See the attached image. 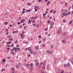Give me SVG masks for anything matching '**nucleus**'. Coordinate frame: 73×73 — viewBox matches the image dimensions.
<instances>
[{
	"label": "nucleus",
	"mask_w": 73,
	"mask_h": 73,
	"mask_svg": "<svg viewBox=\"0 0 73 73\" xmlns=\"http://www.w3.org/2000/svg\"><path fill=\"white\" fill-rule=\"evenodd\" d=\"M39 8V7H37V6H35L34 7V9H35V12H36L37 11V9H38Z\"/></svg>",
	"instance_id": "obj_1"
},
{
	"label": "nucleus",
	"mask_w": 73,
	"mask_h": 73,
	"mask_svg": "<svg viewBox=\"0 0 73 73\" xmlns=\"http://www.w3.org/2000/svg\"><path fill=\"white\" fill-rule=\"evenodd\" d=\"M67 35V33L66 32H65L63 33L62 34V35L63 36H64V37H65L66 36V35Z\"/></svg>",
	"instance_id": "obj_2"
},
{
	"label": "nucleus",
	"mask_w": 73,
	"mask_h": 73,
	"mask_svg": "<svg viewBox=\"0 0 73 73\" xmlns=\"http://www.w3.org/2000/svg\"><path fill=\"white\" fill-rule=\"evenodd\" d=\"M61 32V29H59L57 31V33L58 34H60Z\"/></svg>",
	"instance_id": "obj_3"
},
{
	"label": "nucleus",
	"mask_w": 73,
	"mask_h": 73,
	"mask_svg": "<svg viewBox=\"0 0 73 73\" xmlns=\"http://www.w3.org/2000/svg\"><path fill=\"white\" fill-rule=\"evenodd\" d=\"M25 21V20L23 19H22V20L20 21V23H23L24 21Z\"/></svg>",
	"instance_id": "obj_4"
},
{
	"label": "nucleus",
	"mask_w": 73,
	"mask_h": 73,
	"mask_svg": "<svg viewBox=\"0 0 73 73\" xmlns=\"http://www.w3.org/2000/svg\"><path fill=\"white\" fill-rule=\"evenodd\" d=\"M29 52H31L30 53V54H32V53H33V51L32 50V49H30L29 50Z\"/></svg>",
	"instance_id": "obj_5"
},
{
	"label": "nucleus",
	"mask_w": 73,
	"mask_h": 73,
	"mask_svg": "<svg viewBox=\"0 0 73 73\" xmlns=\"http://www.w3.org/2000/svg\"><path fill=\"white\" fill-rule=\"evenodd\" d=\"M47 53H48L49 54H51V53H52V52H51V51H50V50H47Z\"/></svg>",
	"instance_id": "obj_6"
},
{
	"label": "nucleus",
	"mask_w": 73,
	"mask_h": 73,
	"mask_svg": "<svg viewBox=\"0 0 73 73\" xmlns=\"http://www.w3.org/2000/svg\"><path fill=\"white\" fill-rule=\"evenodd\" d=\"M19 32V31L18 30H16V31H13V33L14 34V33H18V32Z\"/></svg>",
	"instance_id": "obj_7"
},
{
	"label": "nucleus",
	"mask_w": 73,
	"mask_h": 73,
	"mask_svg": "<svg viewBox=\"0 0 73 73\" xmlns=\"http://www.w3.org/2000/svg\"><path fill=\"white\" fill-rule=\"evenodd\" d=\"M73 23V20L70 21L69 23V24L70 25V24H72Z\"/></svg>",
	"instance_id": "obj_8"
},
{
	"label": "nucleus",
	"mask_w": 73,
	"mask_h": 73,
	"mask_svg": "<svg viewBox=\"0 0 73 73\" xmlns=\"http://www.w3.org/2000/svg\"><path fill=\"white\" fill-rule=\"evenodd\" d=\"M21 38H24V37L25 36L24 35L21 34Z\"/></svg>",
	"instance_id": "obj_9"
},
{
	"label": "nucleus",
	"mask_w": 73,
	"mask_h": 73,
	"mask_svg": "<svg viewBox=\"0 0 73 73\" xmlns=\"http://www.w3.org/2000/svg\"><path fill=\"white\" fill-rule=\"evenodd\" d=\"M30 49H31V47H29L27 48H26L25 50H30Z\"/></svg>",
	"instance_id": "obj_10"
},
{
	"label": "nucleus",
	"mask_w": 73,
	"mask_h": 73,
	"mask_svg": "<svg viewBox=\"0 0 73 73\" xmlns=\"http://www.w3.org/2000/svg\"><path fill=\"white\" fill-rule=\"evenodd\" d=\"M6 59H3L2 60V62H5V60Z\"/></svg>",
	"instance_id": "obj_11"
},
{
	"label": "nucleus",
	"mask_w": 73,
	"mask_h": 73,
	"mask_svg": "<svg viewBox=\"0 0 73 73\" xmlns=\"http://www.w3.org/2000/svg\"><path fill=\"white\" fill-rule=\"evenodd\" d=\"M65 15V12H64L61 15V17H62L64 16Z\"/></svg>",
	"instance_id": "obj_12"
},
{
	"label": "nucleus",
	"mask_w": 73,
	"mask_h": 73,
	"mask_svg": "<svg viewBox=\"0 0 73 73\" xmlns=\"http://www.w3.org/2000/svg\"><path fill=\"white\" fill-rule=\"evenodd\" d=\"M31 21V20L30 19L28 21V24H31V21Z\"/></svg>",
	"instance_id": "obj_13"
},
{
	"label": "nucleus",
	"mask_w": 73,
	"mask_h": 73,
	"mask_svg": "<svg viewBox=\"0 0 73 73\" xmlns=\"http://www.w3.org/2000/svg\"><path fill=\"white\" fill-rule=\"evenodd\" d=\"M62 42H63V43H65V40H62Z\"/></svg>",
	"instance_id": "obj_14"
},
{
	"label": "nucleus",
	"mask_w": 73,
	"mask_h": 73,
	"mask_svg": "<svg viewBox=\"0 0 73 73\" xmlns=\"http://www.w3.org/2000/svg\"><path fill=\"white\" fill-rule=\"evenodd\" d=\"M33 63H31L30 65V66H31V67H32L33 66Z\"/></svg>",
	"instance_id": "obj_15"
},
{
	"label": "nucleus",
	"mask_w": 73,
	"mask_h": 73,
	"mask_svg": "<svg viewBox=\"0 0 73 73\" xmlns=\"http://www.w3.org/2000/svg\"><path fill=\"white\" fill-rule=\"evenodd\" d=\"M66 65H67V66H68V67L70 66V64H67Z\"/></svg>",
	"instance_id": "obj_16"
},
{
	"label": "nucleus",
	"mask_w": 73,
	"mask_h": 73,
	"mask_svg": "<svg viewBox=\"0 0 73 73\" xmlns=\"http://www.w3.org/2000/svg\"><path fill=\"white\" fill-rule=\"evenodd\" d=\"M53 24H54V23H53V22H51L50 24V25L51 26L53 25Z\"/></svg>",
	"instance_id": "obj_17"
},
{
	"label": "nucleus",
	"mask_w": 73,
	"mask_h": 73,
	"mask_svg": "<svg viewBox=\"0 0 73 73\" xmlns=\"http://www.w3.org/2000/svg\"><path fill=\"white\" fill-rule=\"evenodd\" d=\"M10 43H11V41H9L7 42V44H10Z\"/></svg>",
	"instance_id": "obj_18"
},
{
	"label": "nucleus",
	"mask_w": 73,
	"mask_h": 73,
	"mask_svg": "<svg viewBox=\"0 0 73 73\" xmlns=\"http://www.w3.org/2000/svg\"><path fill=\"white\" fill-rule=\"evenodd\" d=\"M7 24H8V22H6L4 23V24L5 25H7Z\"/></svg>",
	"instance_id": "obj_19"
},
{
	"label": "nucleus",
	"mask_w": 73,
	"mask_h": 73,
	"mask_svg": "<svg viewBox=\"0 0 73 73\" xmlns=\"http://www.w3.org/2000/svg\"><path fill=\"white\" fill-rule=\"evenodd\" d=\"M53 11V13H55L56 12V10H54V11Z\"/></svg>",
	"instance_id": "obj_20"
},
{
	"label": "nucleus",
	"mask_w": 73,
	"mask_h": 73,
	"mask_svg": "<svg viewBox=\"0 0 73 73\" xmlns=\"http://www.w3.org/2000/svg\"><path fill=\"white\" fill-rule=\"evenodd\" d=\"M50 4V2H48L46 4V5H49Z\"/></svg>",
	"instance_id": "obj_21"
},
{
	"label": "nucleus",
	"mask_w": 73,
	"mask_h": 73,
	"mask_svg": "<svg viewBox=\"0 0 73 73\" xmlns=\"http://www.w3.org/2000/svg\"><path fill=\"white\" fill-rule=\"evenodd\" d=\"M27 27L25 26L24 27V30H26V29H27Z\"/></svg>",
	"instance_id": "obj_22"
},
{
	"label": "nucleus",
	"mask_w": 73,
	"mask_h": 73,
	"mask_svg": "<svg viewBox=\"0 0 73 73\" xmlns=\"http://www.w3.org/2000/svg\"><path fill=\"white\" fill-rule=\"evenodd\" d=\"M64 16H68V13H65Z\"/></svg>",
	"instance_id": "obj_23"
},
{
	"label": "nucleus",
	"mask_w": 73,
	"mask_h": 73,
	"mask_svg": "<svg viewBox=\"0 0 73 73\" xmlns=\"http://www.w3.org/2000/svg\"><path fill=\"white\" fill-rule=\"evenodd\" d=\"M35 65L36 66H38V62H37L35 64Z\"/></svg>",
	"instance_id": "obj_24"
},
{
	"label": "nucleus",
	"mask_w": 73,
	"mask_h": 73,
	"mask_svg": "<svg viewBox=\"0 0 73 73\" xmlns=\"http://www.w3.org/2000/svg\"><path fill=\"white\" fill-rule=\"evenodd\" d=\"M29 66V63H27L26 64V66L27 67H28Z\"/></svg>",
	"instance_id": "obj_25"
},
{
	"label": "nucleus",
	"mask_w": 73,
	"mask_h": 73,
	"mask_svg": "<svg viewBox=\"0 0 73 73\" xmlns=\"http://www.w3.org/2000/svg\"><path fill=\"white\" fill-rule=\"evenodd\" d=\"M17 42H18V40H17L16 41H15V44H17Z\"/></svg>",
	"instance_id": "obj_26"
},
{
	"label": "nucleus",
	"mask_w": 73,
	"mask_h": 73,
	"mask_svg": "<svg viewBox=\"0 0 73 73\" xmlns=\"http://www.w3.org/2000/svg\"><path fill=\"white\" fill-rule=\"evenodd\" d=\"M11 70H15V68L13 67H12L11 68Z\"/></svg>",
	"instance_id": "obj_27"
},
{
	"label": "nucleus",
	"mask_w": 73,
	"mask_h": 73,
	"mask_svg": "<svg viewBox=\"0 0 73 73\" xmlns=\"http://www.w3.org/2000/svg\"><path fill=\"white\" fill-rule=\"evenodd\" d=\"M31 19H32V20H35V18L34 17H31Z\"/></svg>",
	"instance_id": "obj_28"
},
{
	"label": "nucleus",
	"mask_w": 73,
	"mask_h": 73,
	"mask_svg": "<svg viewBox=\"0 0 73 73\" xmlns=\"http://www.w3.org/2000/svg\"><path fill=\"white\" fill-rule=\"evenodd\" d=\"M38 38H41V36L40 35H39L38 36Z\"/></svg>",
	"instance_id": "obj_29"
},
{
	"label": "nucleus",
	"mask_w": 73,
	"mask_h": 73,
	"mask_svg": "<svg viewBox=\"0 0 73 73\" xmlns=\"http://www.w3.org/2000/svg\"><path fill=\"white\" fill-rule=\"evenodd\" d=\"M63 23H66V20L64 19L63 21Z\"/></svg>",
	"instance_id": "obj_30"
},
{
	"label": "nucleus",
	"mask_w": 73,
	"mask_h": 73,
	"mask_svg": "<svg viewBox=\"0 0 73 73\" xmlns=\"http://www.w3.org/2000/svg\"><path fill=\"white\" fill-rule=\"evenodd\" d=\"M6 46H7V47H11V46L8 44H7L6 45Z\"/></svg>",
	"instance_id": "obj_31"
},
{
	"label": "nucleus",
	"mask_w": 73,
	"mask_h": 73,
	"mask_svg": "<svg viewBox=\"0 0 73 73\" xmlns=\"http://www.w3.org/2000/svg\"><path fill=\"white\" fill-rule=\"evenodd\" d=\"M36 27L37 28H38L39 27V24H37Z\"/></svg>",
	"instance_id": "obj_32"
},
{
	"label": "nucleus",
	"mask_w": 73,
	"mask_h": 73,
	"mask_svg": "<svg viewBox=\"0 0 73 73\" xmlns=\"http://www.w3.org/2000/svg\"><path fill=\"white\" fill-rule=\"evenodd\" d=\"M12 40H13V38H12L9 39V40L10 41H12Z\"/></svg>",
	"instance_id": "obj_33"
},
{
	"label": "nucleus",
	"mask_w": 73,
	"mask_h": 73,
	"mask_svg": "<svg viewBox=\"0 0 73 73\" xmlns=\"http://www.w3.org/2000/svg\"><path fill=\"white\" fill-rule=\"evenodd\" d=\"M67 64H64V67H66V66H67Z\"/></svg>",
	"instance_id": "obj_34"
},
{
	"label": "nucleus",
	"mask_w": 73,
	"mask_h": 73,
	"mask_svg": "<svg viewBox=\"0 0 73 73\" xmlns=\"http://www.w3.org/2000/svg\"><path fill=\"white\" fill-rule=\"evenodd\" d=\"M24 33H25V31H22V33L21 35H24Z\"/></svg>",
	"instance_id": "obj_35"
},
{
	"label": "nucleus",
	"mask_w": 73,
	"mask_h": 73,
	"mask_svg": "<svg viewBox=\"0 0 73 73\" xmlns=\"http://www.w3.org/2000/svg\"><path fill=\"white\" fill-rule=\"evenodd\" d=\"M38 48H39V47H38V46H36L35 47V48L36 49H38Z\"/></svg>",
	"instance_id": "obj_36"
},
{
	"label": "nucleus",
	"mask_w": 73,
	"mask_h": 73,
	"mask_svg": "<svg viewBox=\"0 0 73 73\" xmlns=\"http://www.w3.org/2000/svg\"><path fill=\"white\" fill-rule=\"evenodd\" d=\"M19 65H17L16 66V68H18V67H19Z\"/></svg>",
	"instance_id": "obj_37"
},
{
	"label": "nucleus",
	"mask_w": 73,
	"mask_h": 73,
	"mask_svg": "<svg viewBox=\"0 0 73 73\" xmlns=\"http://www.w3.org/2000/svg\"><path fill=\"white\" fill-rule=\"evenodd\" d=\"M46 40V38H45L43 39V41H45Z\"/></svg>",
	"instance_id": "obj_38"
},
{
	"label": "nucleus",
	"mask_w": 73,
	"mask_h": 73,
	"mask_svg": "<svg viewBox=\"0 0 73 73\" xmlns=\"http://www.w3.org/2000/svg\"><path fill=\"white\" fill-rule=\"evenodd\" d=\"M58 59H56V60H55V62H58Z\"/></svg>",
	"instance_id": "obj_39"
},
{
	"label": "nucleus",
	"mask_w": 73,
	"mask_h": 73,
	"mask_svg": "<svg viewBox=\"0 0 73 73\" xmlns=\"http://www.w3.org/2000/svg\"><path fill=\"white\" fill-rule=\"evenodd\" d=\"M50 21L49 20H48V24H49V23H50Z\"/></svg>",
	"instance_id": "obj_40"
},
{
	"label": "nucleus",
	"mask_w": 73,
	"mask_h": 73,
	"mask_svg": "<svg viewBox=\"0 0 73 73\" xmlns=\"http://www.w3.org/2000/svg\"><path fill=\"white\" fill-rule=\"evenodd\" d=\"M39 68H42V66L39 65Z\"/></svg>",
	"instance_id": "obj_41"
},
{
	"label": "nucleus",
	"mask_w": 73,
	"mask_h": 73,
	"mask_svg": "<svg viewBox=\"0 0 73 73\" xmlns=\"http://www.w3.org/2000/svg\"><path fill=\"white\" fill-rule=\"evenodd\" d=\"M10 53H11L13 54H15V53H14V52H11Z\"/></svg>",
	"instance_id": "obj_42"
},
{
	"label": "nucleus",
	"mask_w": 73,
	"mask_h": 73,
	"mask_svg": "<svg viewBox=\"0 0 73 73\" xmlns=\"http://www.w3.org/2000/svg\"><path fill=\"white\" fill-rule=\"evenodd\" d=\"M64 72V70H62L61 72L60 73H63Z\"/></svg>",
	"instance_id": "obj_43"
},
{
	"label": "nucleus",
	"mask_w": 73,
	"mask_h": 73,
	"mask_svg": "<svg viewBox=\"0 0 73 73\" xmlns=\"http://www.w3.org/2000/svg\"><path fill=\"white\" fill-rule=\"evenodd\" d=\"M33 27H35L36 26V24H33Z\"/></svg>",
	"instance_id": "obj_44"
},
{
	"label": "nucleus",
	"mask_w": 73,
	"mask_h": 73,
	"mask_svg": "<svg viewBox=\"0 0 73 73\" xmlns=\"http://www.w3.org/2000/svg\"><path fill=\"white\" fill-rule=\"evenodd\" d=\"M20 50V48H17V50L19 51Z\"/></svg>",
	"instance_id": "obj_45"
},
{
	"label": "nucleus",
	"mask_w": 73,
	"mask_h": 73,
	"mask_svg": "<svg viewBox=\"0 0 73 73\" xmlns=\"http://www.w3.org/2000/svg\"><path fill=\"white\" fill-rule=\"evenodd\" d=\"M4 70H5V69H2L1 70V72H3Z\"/></svg>",
	"instance_id": "obj_46"
},
{
	"label": "nucleus",
	"mask_w": 73,
	"mask_h": 73,
	"mask_svg": "<svg viewBox=\"0 0 73 73\" xmlns=\"http://www.w3.org/2000/svg\"><path fill=\"white\" fill-rule=\"evenodd\" d=\"M70 11L68 12V15H70Z\"/></svg>",
	"instance_id": "obj_47"
},
{
	"label": "nucleus",
	"mask_w": 73,
	"mask_h": 73,
	"mask_svg": "<svg viewBox=\"0 0 73 73\" xmlns=\"http://www.w3.org/2000/svg\"><path fill=\"white\" fill-rule=\"evenodd\" d=\"M43 19H46V17H45V16H44L43 17Z\"/></svg>",
	"instance_id": "obj_48"
},
{
	"label": "nucleus",
	"mask_w": 73,
	"mask_h": 73,
	"mask_svg": "<svg viewBox=\"0 0 73 73\" xmlns=\"http://www.w3.org/2000/svg\"><path fill=\"white\" fill-rule=\"evenodd\" d=\"M11 35H9V36H8L7 37H8V38H11Z\"/></svg>",
	"instance_id": "obj_49"
},
{
	"label": "nucleus",
	"mask_w": 73,
	"mask_h": 73,
	"mask_svg": "<svg viewBox=\"0 0 73 73\" xmlns=\"http://www.w3.org/2000/svg\"><path fill=\"white\" fill-rule=\"evenodd\" d=\"M11 57L10 56H9L8 58H8V59H11Z\"/></svg>",
	"instance_id": "obj_50"
},
{
	"label": "nucleus",
	"mask_w": 73,
	"mask_h": 73,
	"mask_svg": "<svg viewBox=\"0 0 73 73\" xmlns=\"http://www.w3.org/2000/svg\"><path fill=\"white\" fill-rule=\"evenodd\" d=\"M42 64H43V62H41L40 64L41 65H42Z\"/></svg>",
	"instance_id": "obj_51"
},
{
	"label": "nucleus",
	"mask_w": 73,
	"mask_h": 73,
	"mask_svg": "<svg viewBox=\"0 0 73 73\" xmlns=\"http://www.w3.org/2000/svg\"><path fill=\"white\" fill-rule=\"evenodd\" d=\"M65 6V7H67V2H66Z\"/></svg>",
	"instance_id": "obj_52"
},
{
	"label": "nucleus",
	"mask_w": 73,
	"mask_h": 73,
	"mask_svg": "<svg viewBox=\"0 0 73 73\" xmlns=\"http://www.w3.org/2000/svg\"><path fill=\"white\" fill-rule=\"evenodd\" d=\"M38 17H37V16H36L35 17H34V19H37Z\"/></svg>",
	"instance_id": "obj_53"
},
{
	"label": "nucleus",
	"mask_w": 73,
	"mask_h": 73,
	"mask_svg": "<svg viewBox=\"0 0 73 73\" xmlns=\"http://www.w3.org/2000/svg\"><path fill=\"white\" fill-rule=\"evenodd\" d=\"M72 60H71H71H70V62H71V63L72 64V62H73V61H72Z\"/></svg>",
	"instance_id": "obj_54"
},
{
	"label": "nucleus",
	"mask_w": 73,
	"mask_h": 73,
	"mask_svg": "<svg viewBox=\"0 0 73 73\" xmlns=\"http://www.w3.org/2000/svg\"><path fill=\"white\" fill-rule=\"evenodd\" d=\"M43 15L44 16H46V14H45V13H43Z\"/></svg>",
	"instance_id": "obj_55"
},
{
	"label": "nucleus",
	"mask_w": 73,
	"mask_h": 73,
	"mask_svg": "<svg viewBox=\"0 0 73 73\" xmlns=\"http://www.w3.org/2000/svg\"><path fill=\"white\" fill-rule=\"evenodd\" d=\"M48 28H46L44 29L45 31H46L48 30Z\"/></svg>",
	"instance_id": "obj_56"
},
{
	"label": "nucleus",
	"mask_w": 73,
	"mask_h": 73,
	"mask_svg": "<svg viewBox=\"0 0 73 73\" xmlns=\"http://www.w3.org/2000/svg\"><path fill=\"white\" fill-rule=\"evenodd\" d=\"M31 56V55L30 54H29L28 56H27L28 57H29Z\"/></svg>",
	"instance_id": "obj_57"
},
{
	"label": "nucleus",
	"mask_w": 73,
	"mask_h": 73,
	"mask_svg": "<svg viewBox=\"0 0 73 73\" xmlns=\"http://www.w3.org/2000/svg\"><path fill=\"white\" fill-rule=\"evenodd\" d=\"M73 11H72L71 12V15H73Z\"/></svg>",
	"instance_id": "obj_58"
},
{
	"label": "nucleus",
	"mask_w": 73,
	"mask_h": 73,
	"mask_svg": "<svg viewBox=\"0 0 73 73\" xmlns=\"http://www.w3.org/2000/svg\"><path fill=\"white\" fill-rule=\"evenodd\" d=\"M64 12V9L61 10V12Z\"/></svg>",
	"instance_id": "obj_59"
},
{
	"label": "nucleus",
	"mask_w": 73,
	"mask_h": 73,
	"mask_svg": "<svg viewBox=\"0 0 73 73\" xmlns=\"http://www.w3.org/2000/svg\"><path fill=\"white\" fill-rule=\"evenodd\" d=\"M45 46V44H43L42 45L43 47H44V46Z\"/></svg>",
	"instance_id": "obj_60"
},
{
	"label": "nucleus",
	"mask_w": 73,
	"mask_h": 73,
	"mask_svg": "<svg viewBox=\"0 0 73 73\" xmlns=\"http://www.w3.org/2000/svg\"><path fill=\"white\" fill-rule=\"evenodd\" d=\"M15 72V70H13V71L12 72V73H14V72Z\"/></svg>",
	"instance_id": "obj_61"
},
{
	"label": "nucleus",
	"mask_w": 73,
	"mask_h": 73,
	"mask_svg": "<svg viewBox=\"0 0 73 73\" xmlns=\"http://www.w3.org/2000/svg\"><path fill=\"white\" fill-rule=\"evenodd\" d=\"M17 48H18V47H19V44H17L16 46Z\"/></svg>",
	"instance_id": "obj_62"
},
{
	"label": "nucleus",
	"mask_w": 73,
	"mask_h": 73,
	"mask_svg": "<svg viewBox=\"0 0 73 73\" xmlns=\"http://www.w3.org/2000/svg\"><path fill=\"white\" fill-rule=\"evenodd\" d=\"M53 11V9L50 12V13H52V11Z\"/></svg>",
	"instance_id": "obj_63"
},
{
	"label": "nucleus",
	"mask_w": 73,
	"mask_h": 73,
	"mask_svg": "<svg viewBox=\"0 0 73 73\" xmlns=\"http://www.w3.org/2000/svg\"><path fill=\"white\" fill-rule=\"evenodd\" d=\"M36 22V21H34L32 22L33 23H34Z\"/></svg>",
	"instance_id": "obj_64"
}]
</instances>
